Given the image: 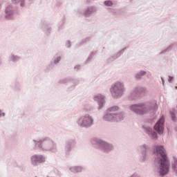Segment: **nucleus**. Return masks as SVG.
Segmentation results:
<instances>
[{
  "instance_id": "nucleus-1",
  "label": "nucleus",
  "mask_w": 177,
  "mask_h": 177,
  "mask_svg": "<svg viewBox=\"0 0 177 177\" xmlns=\"http://www.w3.org/2000/svg\"><path fill=\"white\" fill-rule=\"evenodd\" d=\"M153 153L158 160V174L160 176H165L169 172V159L167 155V151L162 145H156Z\"/></svg>"
},
{
  "instance_id": "nucleus-2",
  "label": "nucleus",
  "mask_w": 177,
  "mask_h": 177,
  "mask_svg": "<svg viewBox=\"0 0 177 177\" xmlns=\"http://www.w3.org/2000/svg\"><path fill=\"white\" fill-rule=\"evenodd\" d=\"M129 109L131 113H134L137 115H147V114L154 115L157 113L158 106L156 102L148 101L131 104Z\"/></svg>"
},
{
  "instance_id": "nucleus-3",
  "label": "nucleus",
  "mask_w": 177,
  "mask_h": 177,
  "mask_svg": "<svg viewBox=\"0 0 177 177\" xmlns=\"http://www.w3.org/2000/svg\"><path fill=\"white\" fill-rule=\"evenodd\" d=\"M35 149L39 151L57 153V144L52 138L45 136L39 140H33Z\"/></svg>"
},
{
  "instance_id": "nucleus-4",
  "label": "nucleus",
  "mask_w": 177,
  "mask_h": 177,
  "mask_svg": "<svg viewBox=\"0 0 177 177\" xmlns=\"http://www.w3.org/2000/svg\"><path fill=\"white\" fill-rule=\"evenodd\" d=\"M109 91L113 99H121L125 93V84L121 81L115 82L111 85Z\"/></svg>"
},
{
  "instance_id": "nucleus-5",
  "label": "nucleus",
  "mask_w": 177,
  "mask_h": 177,
  "mask_svg": "<svg viewBox=\"0 0 177 177\" xmlns=\"http://www.w3.org/2000/svg\"><path fill=\"white\" fill-rule=\"evenodd\" d=\"M91 145L103 153H110L114 150V145L100 138H95L91 140Z\"/></svg>"
},
{
  "instance_id": "nucleus-6",
  "label": "nucleus",
  "mask_w": 177,
  "mask_h": 177,
  "mask_svg": "<svg viewBox=\"0 0 177 177\" xmlns=\"http://www.w3.org/2000/svg\"><path fill=\"white\" fill-rule=\"evenodd\" d=\"M126 117L125 112L120 111L115 113H105L103 120L106 122H121L125 120Z\"/></svg>"
},
{
  "instance_id": "nucleus-7",
  "label": "nucleus",
  "mask_w": 177,
  "mask_h": 177,
  "mask_svg": "<svg viewBox=\"0 0 177 177\" xmlns=\"http://www.w3.org/2000/svg\"><path fill=\"white\" fill-rule=\"evenodd\" d=\"M94 122L95 120H93V118L89 114L82 115L76 122L78 127L84 128L85 129H88V128L93 127Z\"/></svg>"
},
{
  "instance_id": "nucleus-8",
  "label": "nucleus",
  "mask_w": 177,
  "mask_h": 177,
  "mask_svg": "<svg viewBox=\"0 0 177 177\" xmlns=\"http://www.w3.org/2000/svg\"><path fill=\"white\" fill-rule=\"evenodd\" d=\"M138 151L140 153L138 158L140 162H145L151 154V148L149 145L143 144L139 146Z\"/></svg>"
},
{
  "instance_id": "nucleus-9",
  "label": "nucleus",
  "mask_w": 177,
  "mask_h": 177,
  "mask_svg": "<svg viewBox=\"0 0 177 177\" xmlns=\"http://www.w3.org/2000/svg\"><path fill=\"white\" fill-rule=\"evenodd\" d=\"M58 84L60 85H68L67 87L68 92H71L75 89V86L80 84V80L73 77H66L59 80Z\"/></svg>"
},
{
  "instance_id": "nucleus-10",
  "label": "nucleus",
  "mask_w": 177,
  "mask_h": 177,
  "mask_svg": "<svg viewBox=\"0 0 177 177\" xmlns=\"http://www.w3.org/2000/svg\"><path fill=\"white\" fill-rule=\"evenodd\" d=\"M46 162V157L42 154H34L30 156V164L33 167H38L41 164Z\"/></svg>"
},
{
  "instance_id": "nucleus-11",
  "label": "nucleus",
  "mask_w": 177,
  "mask_h": 177,
  "mask_svg": "<svg viewBox=\"0 0 177 177\" xmlns=\"http://www.w3.org/2000/svg\"><path fill=\"white\" fill-rule=\"evenodd\" d=\"M145 92V89L142 87H136L133 88L131 92L128 95L129 100H136L139 99L142 94Z\"/></svg>"
},
{
  "instance_id": "nucleus-12",
  "label": "nucleus",
  "mask_w": 177,
  "mask_h": 177,
  "mask_svg": "<svg viewBox=\"0 0 177 177\" xmlns=\"http://www.w3.org/2000/svg\"><path fill=\"white\" fill-rule=\"evenodd\" d=\"M75 145H77V142L74 139H69L65 142L64 150L66 157L70 156L71 150H73V147H75Z\"/></svg>"
},
{
  "instance_id": "nucleus-13",
  "label": "nucleus",
  "mask_w": 177,
  "mask_h": 177,
  "mask_svg": "<svg viewBox=\"0 0 177 177\" xmlns=\"http://www.w3.org/2000/svg\"><path fill=\"white\" fill-rule=\"evenodd\" d=\"M164 117H161L153 126V129L158 135L164 133Z\"/></svg>"
},
{
  "instance_id": "nucleus-14",
  "label": "nucleus",
  "mask_w": 177,
  "mask_h": 177,
  "mask_svg": "<svg viewBox=\"0 0 177 177\" xmlns=\"http://www.w3.org/2000/svg\"><path fill=\"white\" fill-rule=\"evenodd\" d=\"M93 100L98 104V110H102L104 107V95L97 94L94 96Z\"/></svg>"
},
{
  "instance_id": "nucleus-15",
  "label": "nucleus",
  "mask_w": 177,
  "mask_h": 177,
  "mask_svg": "<svg viewBox=\"0 0 177 177\" xmlns=\"http://www.w3.org/2000/svg\"><path fill=\"white\" fill-rule=\"evenodd\" d=\"M15 13V10H13V6H8L4 10V18L6 20H12L13 18V15Z\"/></svg>"
},
{
  "instance_id": "nucleus-16",
  "label": "nucleus",
  "mask_w": 177,
  "mask_h": 177,
  "mask_svg": "<svg viewBox=\"0 0 177 177\" xmlns=\"http://www.w3.org/2000/svg\"><path fill=\"white\" fill-rule=\"evenodd\" d=\"M97 10L95 6L88 7L85 11L83 12V15L85 17H91L93 13H96Z\"/></svg>"
},
{
  "instance_id": "nucleus-17",
  "label": "nucleus",
  "mask_w": 177,
  "mask_h": 177,
  "mask_svg": "<svg viewBox=\"0 0 177 177\" xmlns=\"http://www.w3.org/2000/svg\"><path fill=\"white\" fill-rule=\"evenodd\" d=\"M71 172L73 174H80L84 171V167L82 166H72L69 168Z\"/></svg>"
},
{
  "instance_id": "nucleus-18",
  "label": "nucleus",
  "mask_w": 177,
  "mask_h": 177,
  "mask_svg": "<svg viewBox=\"0 0 177 177\" xmlns=\"http://www.w3.org/2000/svg\"><path fill=\"white\" fill-rule=\"evenodd\" d=\"M147 74V72L146 71L140 70L135 75L136 80H138V81H142L143 80V77Z\"/></svg>"
},
{
  "instance_id": "nucleus-19",
  "label": "nucleus",
  "mask_w": 177,
  "mask_h": 177,
  "mask_svg": "<svg viewBox=\"0 0 177 177\" xmlns=\"http://www.w3.org/2000/svg\"><path fill=\"white\" fill-rule=\"evenodd\" d=\"M171 169L174 175L177 176V158L173 156V161L171 162Z\"/></svg>"
},
{
  "instance_id": "nucleus-20",
  "label": "nucleus",
  "mask_w": 177,
  "mask_h": 177,
  "mask_svg": "<svg viewBox=\"0 0 177 177\" xmlns=\"http://www.w3.org/2000/svg\"><path fill=\"white\" fill-rule=\"evenodd\" d=\"M106 114H115V111H120V106L115 105L107 109Z\"/></svg>"
},
{
  "instance_id": "nucleus-21",
  "label": "nucleus",
  "mask_w": 177,
  "mask_h": 177,
  "mask_svg": "<svg viewBox=\"0 0 177 177\" xmlns=\"http://www.w3.org/2000/svg\"><path fill=\"white\" fill-rule=\"evenodd\" d=\"M176 113H177V111H176V109H172L169 111L170 118L173 122H176L177 121Z\"/></svg>"
},
{
  "instance_id": "nucleus-22",
  "label": "nucleus",
  "mask_w": 177,
  "mask_h": 177,
  "mask_svg": "<svg viewBox=\"0 0 177 177\" xmlns=\"http://www.w3.org/2000/svg\"><path fill=\"white\" fill-rule=\"evenodd\" d=\"M12 3L24 8L26 6V0H11Z\"/></svg>"
},
{
  "instance_id": "nucleus-23",
  "label": "nucleus",
  "mask_w": 177,
  "mask_h": 177,
  "mask_svg": "<svg viewBox=\"0 0 177 177\" xmlns=\"http://www.w3.org/2000/svg\"><path fill=\"white\" fill-rule=\"evenodd\" d=\"M174 48V44L169 45L167 48L165 50H162L159 55H165V53H168L172 50V48Z\"/></svg>"
},
{
  "instance_id": "nucleus-24",
  "label": "nucleus",
  "mask_w": 177,
  "mask_h": 177,
  "mask_svg": "<svg viewBox=\"0 0 177 177\" xmlns=\"http://www.w3.org/2000/svg\"><path fill=\"white\" fill-rule=\"evenodd\" d=\"M60 60H62V57L58 54H56L53 58V64H59L60 63Z\"/></svg>"
},
{
  "instance_id": "nucleus-25",
  "label": "nucleus",
  "mask_w": 177,
  "mask_h": 177,
  "mask_svg": "<svg viewBox=\"0 0 177 177\" xmlns=\"http://www.w3.org/2000/svg\"><path fill=\"white\" fill-rule=\"evenodd\" d=\"M42 29L47 35H49V34H50V31H52V28L49 27V25H44L42 26Z\"/></svg>"
},
{
  "instance_id": "nucleus-26",
  "label": "nucleus",
  "mask_w": 177,
  "mask_h": 177,
  "mask_svg": "<svg viewBox=\"0 0 177 177\" xmlns=\"http://www.w3.org/2000/svg\"><path fill=\"white\" fill-rule=\"evenodd\" d=\"M93 56H95V53H91L87 59L84 62V64H89V63L93 60Z\"/></svg>"
},
{
  "instance_id": "nucleus-27",
  "label": "nucleus",
  "mask_w": 177,
  "mask_h": 177,
  "mask_svg": "<svg viewBox=\"0 0 177 177\" xmlns=\"http://www.w3.org/2000/svg\"><path fill=\"white\" fill-rule=\"evenodd\" d=\"M10 59L12 62H13L14 63H16V62H19V60H20L21 59V57H20L19 56H17V55H11Z\"/></svg>"
},
{
  "instance_id": "nucleus-28",
  "label": "nucleus",
  "mask_w": 177,
  "mask_h": 177,
  "mask_svg": "<svg viewBox=\"0 0 177 177\" xmlns=\"http://www.w3.org/2000/svg\"><path fill=\"white\" fill-rule=\"evenodd\" d=\"M142 129L145 133H147V135H150L151 132L153 131L151 128L147 126H142Z\"/></svg>"
},
{
  "instance_id": "nucleus-29",
  "label": "nucleus",
  "mask_w": 177,
  "mask_h": 177,
  "mask_svg": "<svg viewBox=\"0 0 177 177\" xmlns=\"http://www.w3.org/2000/svg\"><path fill=\"white\" fill-rule=\"evenodd\" d=\"M126 49H127V47L122 48V50L118 51L116 54H115L117 59H118V57H121V56H122V55H124V52H125Z\"/></svg>"
},
{
  "instance_id": "nucleus-30",
  "label": "nucleus",
  "mask_w": 177,
  "mask_h": 177,
  "mask_svg": "<svg viewBox=\"0 0 177 177\" xmlns=\"http://www.w3.org/2000/svg\"><path fill=\"white\" fill-rule=\"evenodd\" d=\"M149 138H151V139H158V136H157V133L154 132L153 130L151 131V132L149 134Z\"/></svg>"
},
{
  "instance_id": "nucleus-31",
  "label": "nucleus",
  "mask_w": 177,
  "mask_h": 177,
  "mask_svg": "<svg viewBox=\"0 0 177 177\" xmlns=\"http://www.w3.org/2000/svg\"><path fill=\"white\" fill-rule=\"evenodd\" d=\"M53 68H55V64L51 62L46 66V71H50V70H53Z\"/></svg>"
},
{
  "instance_id": "nucleus-32",
  "label": "nucleus",
  "mask_w": 177,
  "mask_h": 177,
  "mask_svg": "<svg viewBox=\"0 0 177 177\" xmlns=\"http://www.w3.org/2000/svg\"><path fill=\"white\" fill-rule=\"evenodd\" d=\"M104 5L105 6L111 7L113 5H114V3L113 1H111V0H106L104 1Z\"/></svg>"
},
{
  "instance_id": "nucleus-33",
  "label": "nucleus",
  "mask_w": 177,
  "mask_h": 177,
  "mask_svg": "<svg viewBox=\"0 0 177 177\" xmlns=\"http://www.w3.org/2000/svg\"><path fill=\"white\" fill-rule=\"evenodd\" d=\"M89 41H91V37H86L85 39L82 40V41L80 42V45H82L83 44H85L86 42H88Z\"/></svg>"
},
{
  "instance_id": "nucleus-34",
  "label": "nucleus",
  "mask_w": 177,
  "mask_h": 177,
  "mask_svg": "<svg viewBox=\"0 0 177 177\" xmlns=\"http://www.w3.org/2000/svg\"><path fill=\"white\" fill-rule=\"evenodd\" d=\"M129 177H142V176L140 175V174H139L138 172L135 171L134 173H133L131 176H129Z\"/></svg>"
},
{
  "instance_id": "nucleus-35",
  "label": "nucleus",
  "mask_w": 177,
  "mask_h": 177,
  "mask_svg": "<svg viewBox=\"0 0 177 177\" xmlns=\"http://www.w3.org/2000/svg\"><path fill=\"white\" fill-rule=\"evenodd\" d=\"M12 88L15 91H19V89H20V84L19 83H15V86H13Z\"/></svg>"
},
{
  "instance_id": "nucleus-36",
  "label": "nucleus",
  "mask_w": 177,
  "mask_h": 177,
  "mask_svg": "<svg viewBox=\"0 0 177 177\" xmlns=\"http://www.w3.org/2000/svg\"><path fill=\"white\" fill-rule=\"evenodd\" d=\"M66 48H71V41L67 40L66 41Z\"/></svg>"
},
{
  "instance_id": "nucleus-37",
  "label": "nucleus",
  "mask_w": 177,
  "mask_h": 177,
  "mask_svg": "<svg viewBox=\"0 0 177 177\" xmlns=\"http://www.w3.org/2000/svg\"><path fill=\"white\" fill-rule=\"evenodd\" d=\"M113 62H114L112 59L111 57H109L107 59H106V63H113Z\"/></svg>"
},
{
  "instance_id": "nucleus-38",
  "label": "nucleus",
  "mask_w": 177,
  "mask_h": 177,
  "mask_svg": "<svg viewBox=\"0 0 177 177\" xmlns=\"http://www.w3.org/2000/svg\"><path fill=\"white\" fill-rule=\"evenodd\" d=\"M173 80H174V77H172V76H169L168 82H169V84H171Z\"/></svg>"
},
{
  "instance_id": "nucleus-39",
  "label": "nucleus",
  "mask_w": 177,
  "mask_h": 177,
  "mask_svg": "<svg viewBox=\"0 0 177 177\" xmlns=\"http://www.w3.org/2000/svg\"><path fill=\"white\" fill-rule=\"evenodd\" d=\"M1 117H5V113L2 112V110L0 109V118Z\"/></svg>"
},
{
  "instance_id": "nucleus-40",
  "label": "nucleus",
  "mask_w": 177,
  "mask_h": 177,
  "mask_svg": "<svg viewBox=\"0 0 177 177\" xmlns=\"http://www.w3.org/2000/svg\"><path fill=\"white\" fill-rule=\"evenodd\" d=\"M111 57H112L113 61L117 60V59H118L115 54L114 55L111 56Z\"/></svg>"
},
{
  "instance_id": "nucleus-41",
  "label": "nucleus",
  "mask_w": 177,
  "mask_h": 177,
  "mask_svg": "<svg viewBox=\"0 0 177 177\" xmlns=\"http://www.w3.org/2000/svg\"><path fill=\"white\" fill-rule=\"evenodd\" d=\"M80 67H81V66H80V65H76V66L74 67V69L77 71V70H80Z\"/></svg>"
},
{
  "instance_id": "nucleus-42",
  "label": "nucleus",
  "mask_w": 177,
  "mask_h": 177,
  "mask_svg": "<svg viewBox=\"0 0 177 177\" xmlns=\"http://www.w3.org/2000/svg\"><path fill=\"white\" fill-rule=\"evenodd\" d=\"M160 80H161V81H162V86H165V81H164V77H160Z\"/></svg>"
},
{
  "instance_id": "nucleus-43",
  "label": "nucleus",
  "mask_w": 177,
  "mask_h": 177,
  "mask_svg": "<svg viewBox=\"0 0 177 177\" xmlns=\"http://www.w3.org/2000/svg\"><path fill=\"white\" fill-rule=\"evenodd\" d=\"M62 5V1L57 2V6H60Z\"/></svg>"
},
{
  "instance_id": "nucleus-44",
  "label": "nucleus",
  "mask_w": 177,
  "mask_h": 177,
  "mask_svg": "<svg viewBox=\"0 0 177 177\" xmlns=\"http://www.w3.org/2000/svg\"><path fill=\"white\" fill-rule=\"evenodd\" d=\"M29 3H32V2H34V0H28Z\"/></svg>"
},
{
  "instance_id": "nucleus-45",
  "label": "nucleus",
  "mask_w": 177,
  "mask_h": 177,
  "mask_svg": "<svg viewBox=\"0 0 177 177\" xmlns=\"http://www.w3.org/2000/svg\"><path fill=\"white\" fill-rule=\"evenodd\" d=\"M2 65V58H1V57H0V66H1Z\"/></svg>"
},
{
  "instance_id": "nucleus-46",
  "label": "nucleus",
  "mask_w": 177,
  "mask_h": 177,
  "mask_svg": "<svg viewBox=\"0 0 177 177\" xmlns=\"http://www.w3.org/2000/svg\"><path fill=\"white\" fill-rule=\"evenodd\" d=\"M175 131L177 132V126L175 127Z\"/></svg>"
},
{
  "instance_id": "nucleus-47",
  "label": "nucleus",
  "mask_w": 177,
  "mask_h": 177,
  "mask_svg": "<svg viewBox=\"0 0 177 177\" xmlns=\"http://www.w3.org/2000/svg\"><path fill=\"white\" fill-rule=\"evenodd\" d=\"M175 89H177V86H175Z\"/></svg>"
}]
</instances>
